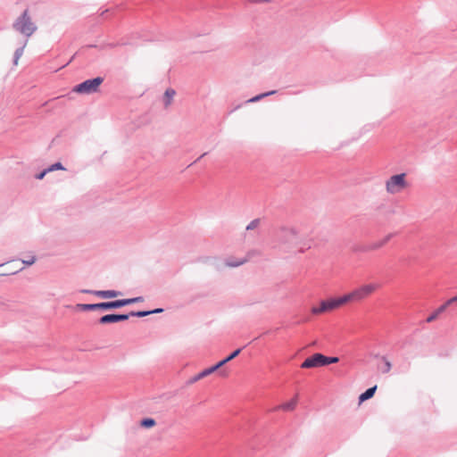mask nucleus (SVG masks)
<instances>
[{
	"instance_id": "23",
	"label": "nucleus",
	"mask_w": 457,
	"mask_h": 457,
	"mask_svg": "<svg viewBox=\"0 0 457 457\" xmlns=\"http://www.w3.org/2000/svg\"><path fill=\"white\" fill-rule=\"evenodd\" d=\"M446 310L445 306L442 304L440 307H438L430 316L428 317L427 322H432L434 321L439 314L444 312Z\"/></svg>"
},
{
	"instance_id": "25",
	"label": "nucleus",
	"mask_w": 457,
	"mask_h": 457,
	"mask_svg": "<svg viewBox=\"0 0 457 457\" xmlns=\"http://www.w3.org/2000/svg\"><path fill=\"white\" fill-rule=\"evenodd\" d=\"M140 424L142 427L148 428L154 427L156 424V422L154 419L147 418V419L142 420Z\"/></svg>"
},
{
	"instance_id": "21",
	"label": "nucleus",
	"mask_w": 457,
	"mask_h": 457,
	"mask_svg": "<svg viewBox=\"0 0 457 457\" xmlns=\"http://www.w3.org/2000/svg\"><path fill=\"white\" fill-rule=\"evenodd\" d=\"M376 389H377V386H373V387H370L369 389H367L364 393H362L360 396H359V401L360 402H364L370 398H371L375 392H376Z\"/></svg>"
},
{
	"instance_id": "6",
	"label": "nucleus",
	"mask_w": 457,
	"mask_h": 457,
	"mask_svg": "<svg viewBox=\"0 0 457 457\" xmlns=\"http://www.w3.org/2000/svg\"><path fill=\"white\" fill-rule=\"evenodd\" d=\"M324 355L321 353H314L311 357L305 359V361L301 364V368L303 369H311L322 367L323 365Z\"/></svg>"
},
{
	"instance_id": "18",
	"label": "nucleus",
	"mask_w": 457,
	"mask_h": 457,
	"mask_svg": "<svg viewBox=\"0 0 457 457\" xmlns=\"http://www.w3.org/2000/svg\"><path fill=\"white\" fill-rule=\"evenodd\" d=\"M240 352H241V349H237L236 351L231 353L228 357H226L225 359H223L222 361H220L217 364H215V366L217 367V370H219L220 367L225 365L227 362L235 359L240 353Z\"/></svg>"
},
{
	"instance_id": "14",
	"label": "nucleus",
	"mask_w": 457,
	"mask_h": 457,
	"mask_svg": "<svg viewBox=\"0 0 457 457\" xmlns=\"http://www.w3.org/2000/svg\"><path fill=\"white\" fill-rule=\"evenodd\" d=\"M216 370H217V367L215 365L212 366V367H210L208 369H205L203 371H201L199 374H197L195 378H193L191 379V382L192 383L196 382L199 379H202V378H205L206 376L211 375L212 373H213Z\"/></svg>"
},
{
	"instance_id": "30",
	"label": "nucleus",
	"mask_w": 457,
	"mask_h": 457,
	"mask_svg": "<svg viewBox=\"0 0 457 457\" xmlns=\"http://www.w3.org/2000/svg\"><path fill=\"white\" fill-rule=\"evenodd\" d=\"M35 262H36L35 256H31L27 260H22V263L25 265H28V266L32 265L33 263H35Z\"/></svg>"
},
{
	"instance_id": "19",
	"label": "nucleus",
	"mask_w": 457,
	"mask_h": 457,
	"mask_svg": "<svg viewBox=\"0 0 457 457\" xmlns=\"http://www.w3.org/2000/svg\"><path fill=\"white\" fill-rule=\"evenodd\" d=\"M274 94H276V91L275 90H271V91H269V92H266V93H262V94L257 95V96H255L246 100L245 104L256 103V102L262 100V98H264L266 96H272Z\"/></svg>"
},
{
	"instance_id": "10",
	"label": "nucleus",
	"mask_w": 457,
	"mask_h": 457,
	"mask_svg": "<svg viewBox=\"0 0 457 457\" xmlns=\"http://www.w3.org/2000/svg\"><path fill=\"white\" fill-rule=\"evenodd\" d=\"M176 96V91L173 88H167L162 96V102L165 108H169Z\"/></svg>"
},
{
	"instance_id": "12",
	"label": "nucleus",
	"mask_w": 457,
	"mask_h": 457,
	"mask_svg": "<svg viewBox=\"0 0 457 457\" xmlns=\"http://www.w3.org/2000/svg\"><path fill=\"white\" fill-rule=\"evenodd\" d=\"M99 310H110L122 307L121 299L112 302H104L98 303Z\"/></svg>"
},
{
	"instance_id": "7",
	"label": "nucleus",
	"mask_w": 457,
	"mask_h": 457,
	"mask_svg": "<svg viewBox=\"0 0 457 457\" xmlns=\"http://www.w3.org/2000/svg\"><path fill=\"white\" fill-rule=\"evenodd\" d=\"M129 314H107L100 318L99 322L101 324H107V323H114L119 321L127 320L129 317Z\"/></svg>"
},
{
	"instance_id": "28",
	"label": "nucleus",
	"mask_w": 457,
	"mask_h": 457,
	"mask_svg": "<svg viewBox=\"0 0 457 457\" xmlns=\"http://www.w3.org/2000/svg\"><path fill=\"white\" fill-rule=\"evenodd\" d=\"M339 359L337 357H327L324 355L323 365L326 366L328 364L337 363Z\"/></svg>"
},
{
	"instance_id": "24",
	"label": "nucleus",
	"mask_w": 457,
	"mask_h": 457,
	"mask_svg": "<svg viewBox=\"0 0 457 457\" xmlns=\"http://www.w3.org/2000/svg\"><path fill=\"white\" fill-rule=\"evenodd\" d=\"M143 301H144V297L137 296V297H134V298L121 299V303H122V307H123V306H126V305H129L131 303H141Z\"/></svg>"
},
{
	"instance_id": "31",
	"label": "nucleus",
	"mask_w": 457,
	"mask_h": 457,
	"mask_svg": "<svg viewBox=\"0 0 457 457\" xmlns=\"http://www.w3.org/2000/svg\"><path fill=\"white\" fill-rule=\"evenodd\" d=\"M384 361H385V366H384V368H383L382 371H383L384 373H387V372H389V371H390V370H391V363H390V361H387V360H386L385 358H384Z\"/></svg>"
},
{
	"instance_id": "1",
	"label": "nucleus",
	"mask_w": 457,
	"mask_h": 457,
	"mask_svg": "<svg viewBox=\"0 0 457 457\" xmlns=\"http://www.w3.org/2000/svg\"><path fill=\"white\" fill-rule=\"evenodd\" d=\"M274 248L285 253H303L311 246L307 244L302 227L295 223L278 226L273 235Z\"/></svg>"
},
{
	"instance_id": "8",
	"label": "nucleus",
	"mask_w": 457,
	"mask_h": 457,
	"mask_svg": "<svg viewBox=\"0 0 457 457\" xmlns=\"http://www.w3.org/2000/svg\"><path fill=\"white\" fill-rule=\"evenodd\" d=\"M334 309H337L336 308V304L334 303L333 299H331V300H328V301H322L320 303V307H312V312L313 314H320V313H322V312H328V311H331V310H334Z\"/></svg>"
},
{
	"instance_id": "27",
	"label": "nucleus",
	"mask_w": 457,
	"mask_h": 457,
	"mask_svg": "<svg viewBox=\"0 0 457 457\" xmlns=\"http://www.w3.org/2000/svg\"><path fill=\"white\" fill-rule=\"evenodd\" d=\"M261 220L259 219L253 220L245 228L247 231L257 228L260 225Z\"/></svg>"
},
{
	"instance_id": "26",
	"label": "nucleus",
	"mask_w": 457,
	"mask_h": 457,
	"mask_svg": "<svg viewBox=\"0 0 457 457\" xmlns=\"http://www.w3.org/2000/svg\"><path fill=\"white\" fill-rule=\"evenodd\" d=\"M65 170V168L62 166V164L61 162H55L52 165H50L47 169H46V171H49V172H52V171H54V170Z\"/></svg>"
},
{
	"instance_id": "3",
	"label": "nucleus",
	"mask_w": 457,
	"mask_h": 457,
	"mask_svg": "<svg viewBox=\"0 0 457 457\" xmlns=\"http://www.w3.org/2000/svg\"><path fill=\"white\" fill-rule=\"evenodd\" d=\"M405 173L389 177L385 182V189L388 195H395L402 193L409 187Z\"/></svg>"
},
{
	"instance_id": "9",
	"label": "nucleus",
	"mask_w": 457,
	"mask_h": 457,
	"mask_svg": "<svg viewBox=\"0 0 457 457\" xmlns=\"http://www.w3.org/2000/svg\"><path fill=\"white\" fill-rule=\"evenodd\" d=\"M121 295V292L116 290H97L94 295L104 299L114 298Z\"/></svg>"
},
{
	"instance_id": "34",
	"label": "nucleus",
	"mask_w": 457,
	"mask_h": 457,
	"mask_svg": "<svg viewBox=\"0 0 457 457\" xmlns=\"http://www.w3.org/2000/svg\"><path fill=\"white\" fill-rule=\"evenodd\" d=\"M96 291H97V290L83 289V290H81V293L94 295V292H96Z\"/></svg>"
},
{
	"instance_id": "2",
	"label": "nucleus",
	"mask_w": 457,
	"mask_h": 457,
	"mask_svg": "<svg viewBox=\"0 0 457 457\" xmlns=\"http://www.w3.org/2000/svg\"><path fill=\"white\" fill-rule=\"evenodd\" d=\"M12 28L26 37H31L37 29V26L32 21L28 10H24L14 21Z\"/></svg>"
},
{
	"instance_id": "32",
	"label": "nucleus",
	"mask_w": 457,
	"mask_h": 457,
	"mask_svg": "<svg viewBox=\"0 0 457 457\" xmlns=\"http://www.w3.org/2000/svg\"><path fill=\"white\" fill-rule=\"evenodd\" d=\"M49 171H46V169L44 170L42 172L36 175L37 179H43L44 177L48 173Z\"/></svg>"
},
{
	"instance_id": "11",
	"label": "nucleus",
	"mask_w": 457,
	"mask_h": 457,
	"mask_svg": "<svg viewBox=\"0 0 457 457\" xmlns=\"http://www.w3.org/2000/svg\"><path fill=\"white\" fill-rule=\"evenodd\" d=\"M392 237H393V234L386 235L380 240H378V241L370 244V245L368 247V250L375 251V250H378V249L383 247L386 244H387V242L392 238Z\"/></svg>"
},
{
	"instance_id": "35",
	"label": "nucleus",
	"mask_w": 457,
	"mask_h": 457,
	"mask_svg": "<svg viewBox=\"0 0 457 457\" xmlns=\"http://www.w3.org/2000/svg\"><path fill=\"white\" fill-rule=\"evenodd\" d=\"M3 265H4V264H2L1 266H3ZM1 275H4V273H0V276H1Z\"/></svg>"
},
{
	"instance_id": "33",
	"label": "nucleus",
	"mask_w": 457,
	"mask_h": 457,
	"mask_svg": "<svg viewBox=\"0 0 457 457\" xmlns=\"http://www.w3.org/2000/svg\"><path fill=\"white\" fill-rule=\"evenodd\" d=\"M250 3L259 4V3H270V0H247Z\"/></svg>"
},
{
	"instance_id": "13",
	"label": "nucleus",
	"mask_w": 457,
	"mask_h": 457,
	"mask_svg": "<svg viewBox=\"0 0 457 457\" xmlns=\"http://www.w3.org/2000/svg\"><path fill=\"white\" fill-rule=\"evenodd\" d=\"M333 301H334V303L336 304V308H338L339 306L345 304L348 302L355 301V300H354L353 293L352 291L351 293L346 294L339 298L333 299Z\"/></svg>"
},
{
	"instance_id": "29",
	"label": "nucleus",
	"mask_w": 457,
	"mask_h": 457,
	"mask_svg": "<svg viewBox=\"0 0 457 457\" xmlns=\"http://www.w3.org/2000/svg\"><path fill=\"white\" fill-rule=\"evenodd\" d=\"M457 303V295L450 299H448L445 303L444 305L445 306V308H448L449 306L454 304Z\"/></svg>"
},
{
	"instance_id": "5",
	"label": "nucleus",
	"mask_w": 457,
	"mask_h": 457,
	"mask_svg": "<svg viewBox=\"0 0 457 457\" xmlns=\"http://www.w3.org/2000/svg\"><path fill=\"white\" fill-rule=\"evenodd\" d=\"M378 288V285L370 283L362 285L360 287L354 289L353 291L355 301H361L364 298L368 297L373 292H375Z\"/></svg>"
},
{
	"instance_id": "20",
	"label": "nucleus",
	"mask_w": 457,
	"mask_h": 457,
	"mask_svg": "<svg viewBox=\"0 0 457 457\" xmlns=\"http://www.w3.org/2000/svg\"><path fill=\"white\" fill-rule=\"evenodd\" d=\"M76 309L80 311H96L99 310L98 303H78Z\"/></svg>"
},
{
	"instance_id": "16",
	"label": "nucleus",
	"mask_w": 457,
	"mask_h": 457,
	"mask_svg": "<svg viewBox=\"0 0 457 457\" xmlns=\"http://www.w3.org/2000/svg\"><path fill=\"white\" fill-rule=\"evenodd\" d=\"M163 310L159 308V309H155V310H153V311H138V312H130V315L132 317H139V318H142V317H145V316H148L150 314H153V313H161L162 312Z\"/></svg>"
},
{
	"instance_id": "22",
	"label": "nucleus",
	"mask_w": 457,
	"mask_h": 457,
	"mask_svg": "<svg viewBox=\"0 0 457 457\" xmlns=\"http://www.w3.org/2000/svg\"><path fill=\"white\" fill-rule=\"evenodd\" d=\"M27 43H28V40H25L23 45L21 47H19L18 49H16V51L14 53V56H13V64L14 65L18 64L20 58L23 54L24 49L27 46Z\"/></svg>"
},
{
	"instance_id": "15",
	"label": "nucleus",
	"mask_w": 457,
	"mask_h": 457,
	"mask_svg": "<svg viewBox=\"0 0 457 457\" xmlns=\"http://www.w3.org/2000/svg\"><path fill=\"white\" fill-rule=\"evenodd\" d=\"M296 404H297V395H295L290 401L278 406V409H280V410H283L286 411H291L295 410Z\"/></svg>"
},
{
	"instance_id": "17",
	"label": "nucleus",
	"mask_w": 457,
	"mask_h": 457,
	"mask_svg": "<svg viewBox=\"0 0 457 457\" xmlns=\"http://www.w3.org/2000/svg\"><path fill=\"white\" fill-rule=\"evenodd\" d=\"M245 262H246V259L228 258L225 261V265L227 267H230V268H236V267H239V266L243 265Z\"/></svg>"
},
{
	"instance_id": "4",
	"label": "nucleus",
	"mask_w": 457,
	"mask_h": 457,
	"mask_svg": "<svg viewBox=\"0 0 457 457\" xmlns=\"http://www.w3.org/2000/svg\"><path fill=\"white\" fill-rule=\"evenodd\" d=\"M103 78L97 77L92 79H87L77 85L73 91L78 94L90 95L98 91L100 85L103 83Z\"/></svg>"
}]
</instances>
